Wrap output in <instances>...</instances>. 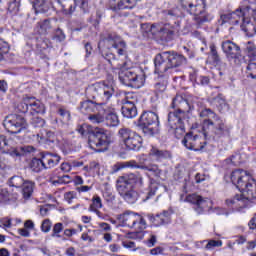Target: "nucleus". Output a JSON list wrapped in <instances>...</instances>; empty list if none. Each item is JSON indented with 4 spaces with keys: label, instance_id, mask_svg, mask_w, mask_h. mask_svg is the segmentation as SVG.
Returning a JSON list of instances; mask_svg holds the SVG:
<instances>
[{
    "label": "nucleus",
    "instance_id": "ddd939ff",
    "mask_svg": "<svg viewBox=\"0 0 256 256\" xmlns=\"http://www.w3.org/2000/svg\"><path fill=\"white\" fill-rule=\"evenodd\" d=\"M119 219L124 227L138 229V231L147 229V221L139 213L126 211L119 215Z\"/></svg>",
    "mask_w": 256,
    "mask_h": 256
},
{
    "label": "nucleus",
    "instance_id": "cd10ccee",
    "mask_svg": "<svg viewBox=\"0 0 256 256\" xmlns=\"http://www.w3.org/2000/svg\"><path fill=\"white\" fill-rule=\"evenodd\" d=\"M170 58V68L177 69V67H182V65H187V58L183 54L177 53L175 51H168Z\"/></svg>",
    "mask_w": 256,
    "mask_h": 256
},
{
    "label": "nucleus",
    "instance_id": "5701e85b",
    "mask_svg": "<svg viewBox=\"0 0 256 256\" xmlns=\"http://www.w3.org/2000/svg\"><path fill=\"white\" fill-rule=\"evenodd\" d=\"M137 5V0H110L109 7L116 13L125 9H133Z\"/></svg>",
    "mask_w": 256,
    "mask_h": 256
},
{
    "label": "nucleus",
    "instance_id": "f3484780",
    "mask_svg": "<svg viewBox=\"0 0 256 256\" xmlns=\"http://www.w3.org/2000/svg\"><path fill=\"white\" fill-rule=\"evenodd\" d=\"M222 51L230 63L233 61L235 65H239L241 59V47L231 40L223 41L221 44Z\"/></svg>",
    "mask_w": 256,
    "mask_h": 256
},
{
    "label": "nucleus",
    "instance_id": "864d4df0",
    "mask_svg": "<svg viewBox=\"0 0 256 256\" xmlns=\"http://www.w3.org/2000/svg\"><path fill=\"white\" fill-rule=\"evenodd\" d=\"M214 103L216 104L218 109H225V107H227V102L225 101V98H223L221 94L214 98Z\"/></svg>",
    "mask_w": 256,
    "mask_h": 256
},
{
    "label": "nucleus",
    "instance_id": "c756f323",
    "mask_svg": "<svg viewBox=\"0 0 256 256\" xmlns=\"http://www.w3.org/2000/svg\"><path fill=\"white\" fill-rule=\"evenodd\" d=\"M195 105L196 107H198V112L200 117H208V119H215L217 117V114H215L213 110L205 106V100L198 99L195 102Z\"/></svg>",
    "mask_w": 256,
    "mask_h": 256
},
{
    "label": "nucleus",
    "instance_id": "473e14b6",
    "mask_svg": "<svg viewBox=\"0 0 256 256\" xmlns=\"http://www.w3.org/2000/svg\"><path fill=\"white\" fill-rule=\"evenodd\" d=\"M33 5L35 13H47L51 9V1L49 0H29Z\"/></svg>",
    "mask_w": 256,
    "mask_h": 256
},
{
    "label": "nucleus",
    "instance_id": "393cba45",
    "mask_svg": "<svg viewBox=\"0 0 256 256\" xmlns=\"http://www.w3.org/2000/svg\"><path fill=\"white\" fill-rule=\"evenodd\" d=\"M102 111L105 114L104 119L108 127H117V125H119V116L117 115L115 108L108 106Z\"/></svg>",
    "mask_w": 256,
    "mask_h": 256
},
{
    "label": "nucleus",
    "instance_id": "a19ab883",
    "mask_svg": "<svg viewBox=\"0 0 256 256\" xmlns=\"http://www.w3.org/2000/svg\"><path fill=\"white\" fill-rule=\"evenodd\" d=\"M22 187V195L24 199H30L31 195H33V189H35V183L26 181L23 183Z\"/></svg>",
    "mask_w": 256,
    "mask_h": 256
},
{
    "label": "nucleus",
    "instance_id": "79ce46f5",
    "mask_svg": "<svg viewBox=\"0 0 256 256\" xmlns=\"http://www.w3.org/2000/svg\"><path fill=\"white\" fill-rule=\"evenodd\" d=\"M98 111L96 114H89L88 119L90 120V123H93V125H99L100 123H103L105 121V114L103 111Z\"/></svg>",
    "mask_w": 256,
    "mask_h": 256
},
{
    "label": "nucleus",
    "instance_id": "a211bd4d",
    "mask_svg": "<svg viewBox=\"0 0 256 256\" xmlns=\"http://www.w3.org/2000/svg\"><path fill=\"white\" fill-rule=\"evenodd\" d=\"M182 144L190 151H203L205 145H207V141L193 132H188L182 139Z\"/></svg>",
    "mask_w": 256,
    "mask_h": 256
},
{
    "label": "nucleus",
    "instance_id": "e433bc0d",
    "mask_svg": "<svg viewBox=\"0 0 256 256\" xmlns=\"http://www.w3.org/2000/svg\"><path fill=\"white\" fill-rule=\"evenodd\" d=\"M30 113L35 115V113H45V105L41 101L35 98H30Z\"/></svg>",
    "mask_w": 256,
    "mask_h": 256
},
{
    "label": "nucleus",
    "instance_id": "5fc2aeb1",
    "mask_svg": "<svg viewBox=\"0 0 256 256\" xmlns=\"http://www.w3.org/2000/svg\"><path fill=\"white\" fill-rule=\"evenodd\" d=\"M31 125L38 128L45 127V120L41 117L34 116L31 119Z\"/></svg>",
    "mask_w": 256,
    "mask_h": 256
},
{
    "label": "nucleus",
    "instance_id": "603ef678",
    "mask_svg": "<svg viewBox=\"0 0 256 256\" xmlns=\"http://www.w3.org/2000/svg\"><path fill=\"white\" fill-rule=\"evenodd\" d=\"M57 113L61 117V119L64 120L65 122L71 120V112H69V110L67 109L60 107Z\"/></svg>",
    "mask_w": 256,
    "mask_h": 256
},
{
    "label": "nucleus",
    "instance_id": "774afa93",
    "mask_svg": "<svg viewBox=\"0 0 256 256\" xmlns=\"http://www.w3.org/2000/svg\"><path fill=\"white\" fill-rule=\"evenodd\" d=\"M109 249H110L111 253H119V251H121V245L115 244V243L110 244Z\"/></svg>",
    "mask_w": 256,
    "mask_h": 256
},
{
    "label": "nucleus",
    "instance_id": "9d476101",
    "mask_svg": "<svg viewBox=\"0 0 256 256\" xmlns=\"http://www.w3.org/2000/svg\"><path fill=\"white\" fill-rule=\"evenodd\" d=\"M118 137L128 151H139L143 146V138L129 128H120Z\"/></svg>",
    "mask_w": 256,
    "mask_h": 256
},
{
    "label": "nucleus",
    "instance_id": "9b49d317",
    "mask_svg": "<svg viewBox=\"0 0 256 256\" xmlns=\"http://www.w3.org/2000/svg\"><path fill=\"white\" fill-rule=\"evenodd\" d=\"M139 127H141L144 135L153 137L159 133V116L152 111L144 112L139 118Z\"/></svg>",
    "mask_w": 256,
    "mask_h": 256
},
{
    "label": "nucleus",
    "instance_id": "4be33fe9",
    "mask_svg": "<svg viewBox=\"0 0 256 256\" xmlns=\"http://www.w3.org/2000/svg\"><path fill=\"white\" fill-rule=\"evenodd\" d=\"M36 29L39 35H49L57 29V20L53 18L43 19L37 22Z\"/></svg>",
    "mask_w": 256,
    "mask_h": 256
},
{
    "label": "nucleus",
    "instance_id": "2eb2a0df",
    "mask_svg": "<svg viewBox=\"0 0 256 256\" xmlns=\"http://www.w3.org/2000/svg\"><path fill=\"white\" fill-rule=\"evenodd\" d=\"M186 201L193 205L192 209L197 215H203L213 207V202L209 198H204L199 194H189L186 196Z\"/></svg>",
    "mask_w": 256,
    "mask_h": 256
},
{
    "label": "nucleus",
    "instance_id": "7c9ffc66",
    "mask_svg": "<svg viewBox=\"0 0 256 256\" xmlns=\"http://www.w3.org/2000/svg\"><path fill=\"white\" fill-rule=\"evenodd\" d=\"M79 109L84 115H91V113L99 111V106H97V102L95 100H86L80 103Z\"/></svg>",
    "mask_w": 256,
    "mask_h": 256
},
{
    "label": "nucleus",
    "instance_id": "c85d7f7f",
    "mask_svg": "<svg viewBox=\"0 0 256 256\" xmlns=\"http://www.w3.org/2000/svg\"><path fill=\"white\" fill-rule=\"evenodd\" d=\"M128 165L134 169H144L145 171H150L154 177H161V169H159L157 164L139 165L135 161H130L128 162Z\"/></svg>",
    "mask_w": 256,
    "mask_h": 256
},
{
    "label": "nucleus",
    "instance_id": "72a5a7b5",
    "mask_svg": "<svg viewBox=\"0 0 256 256\" xmlns=\"http://www.w3.org/2000/svg\"><path fill=\"white\" fill-rule=\"evenodd\" d=\"M167 85H168V81H167L166 77H164V76L158 77L154 84L155 96L159 97V95H163V93H165V91H167Z\"/></svg>",
    "mask_w": 256,
    "mask_h": 256
},
{
    "label": "nucleus",
    "instance_id": "a878e982",
    "mask_svg": "<svg viewBox=\"0 0 256 256\" xmlns=\"http://www.w3.org/2000/svg\"><path fill=\"white\" fill-rule=\"evenodd\" d=\"M251 199H247L246 195H235V197L227 199L226 205L228 207H232V209H235L236 211H239V209L245 208V205L247 201H250Z\"/></svg>",
    "mask_w": 256,
    "mask_h": 256
},
{
    "label": "nucleus",
    "instance_id": "3c124183",
    "mask_svg": "<svg viewBox=\"0 0 256 256\" xmlns=\"http://www.w3.org/2000/svg\"><path fill=\"white\" fill-rule=\"evenodd\" d=\"M18 109L21 113H27V111H30V98H24L23 101L18 105Z\"/></svg>",
    "mask_w": 256,
    "mask_h": 256
},
{
    "label": "nucleus",
    "instance_id": "4d7b16f0",
    "mask_svg": "<svg viewBox=\"0 0 256 256\" xmlns=\"http://www.w3.org/2000/svg\"><path fill=\"white\" fill-rule=\"evenodd\" d=\"M53 39H55L59 43H61V41H65V33H63V30H61V28H57L55 30Z\"/></svg>",
    "mask_w": 256,
    "mask_h": 256
},
{
    "label": "nucleus",
    "instance_id": "4c0bfd02",
    "mask_svg": "<svg viewBox=\"0 0 256 256\" xmlns=\"http://www.w3.org/2000/svg\"><path fill=\"white\" fill-rule=\"evenodd\" d=\"M244 53L252 61L256 60V45L253 41H248L244 44Z\"/></svg>",
    "mask_w": 256,
    "mask_h": 256
},
{
    "label": "nucleus",
    "instance_id": "f257e3e1",
    "mask_svg": "<svg viewBox=\"0 0 256 256\" xmlns=\"http://www.w3.org/2000/svg\"><path fill=\"white\" fill-rule=\"evenodd\" d=\"M171 111L168 113V127L174 131L177 139L185 134V121L189 118V101L181 95H176L171 103Z\"/></svg>",
    "mask_w": 256,
    "mask_h": 256
},
{
    "label": "nucleus",
    "instance_id": "338daca9",
    "mask_svg": "<svg viewBox=\"0 0 256 256\" xmlns=\"http://www.w3.org/2000/svg\"><path fill=\"white\" fill-rule=\"evenodd\" d=\"M1 225H3V227H6L7 229H11V219L10 218H2L0 220Z\"/></svg>",
    "mask_w": 256,
    "mask_h": 256
},
{
    "label": "nucleus",
    "instance_id": "aec40b11",
    "mask_svg": "<svg viewBox=\"0 0 256 256\" xmlns=\"http://www.w3.org/2000/svg\"><path fill=\"white\" fill-rule=\"evenodd\" d=\"M155 73H167L171 69L169 51L157 54L154 58Z\"/></svg>",
    "mask_w": 256,
    "mask_h": 256
},
{
    "label": "nucleus",
    "instance_id": "de8ad7c7",
    "mask_svg": "<svg viewBox=\"0 0 256 256\" xmlns=\"http://www.w3.org/2000/svg\"><path fill=\"white\" fill-rule=\"evenodd\" d=\"M19 7H21L19 1L13 0L8 5V12H10L11 15H17L19 13Z\"/></svg>",
    "mask_w": 256,
    "mask_h": 256
},
{
    "label": "nucleus",
    "instance_id": "ea45409f",
    "mask_svg": "<svg viewBox=\"0 0 256 256\" xmlns=\"http://www.w3.org/2000/svg\"><path fill=\"white\" fill-rule=\"evenodd\" d=\"M158 190L159 184L152 182L148 188V191L142 195V201H149V199H153V197L157 195Z\"/></svg>",
    "mask_w": 256,
    "mask_h": 256
},
{
    "label": "nucleus",
    "instance_id": "39448f33",
    "mask_svg": "<svg viewBox=\"0 0 256 256\" xmlns=\"http://www.w3.org/2000/svg\"><path fill=\"white\" fill-rule=\"evenodd\" d=\"M104 43L107 45L108 49L102 52V57L111 63L115 61V54L111 52V48L117 49L118 55H127V43L121 39V36L117 35L115 32L107 33L104 38Z\"/></svg>",
    "mask_w": 256,
    "mask_h": 256
},
{
    "label": "nucleus",
    "instance_id": "c03bdc74",
    "mask_svg": "<svg viewBox=\"0 0 256 256\" xmlns=\"http://www.w3.org/2000/svg\"><path fill=\"white\" fill-rule=\"evenodd\" d=\"M63 229H65V227L63 226V223L58 222L54 224L52 228L51 237H54L56 239H61V233H63Z\"/></svg>",
    "mask_w": 256,
    "mask_h": 256
},
{
    "label": "nucleus",
    "instance_id": "b1692460",
    "mask_svg": "<svg viewBox=\"0 0 256 256\" xmlns=\"http://www.w3.org/2000/svg\"><path fill=\"white\" fill-rule=\"evenodd\" d=\"M170 215L169 211H164L157 215L147 214V217L155 227H160V225H166L171 221Z\"/></svg>",
    "mask_w": 256,
    "mask_h": 256
},
{
    "label": "nucleus",
    "instance_id": "6e6d98bb",
    "mask_svg": "<svg viewBox=\"0 0 256 256\" xmlns=\"http://www.w3.org/2000/svg\"><path fill=\"white\" fill-rule=\"evenodd\" d=\"M73 199H77V192L69 191L64 194V200L71 205L73 203Z\"/></svg>",
    "mask_w": 256,
    "mask_h": 256
},
{
    "label": "nucleus",
    "instance_id": "58836bf2",
    "mask_svg": "<svg viewBox=\"0 0 256 256\" xmlns=\"http://www.w3.org/2000/svg\"><path fill=\"white\" fill-rule=\"evenodd\" d=\"M61 5L63 11L71 15L75 12V0H56Z\"/></svg>",
    "mask_w": 256,
    "mask_h": 256
},
{
    "label": "nucleus",
    "instance_id": "6e6552de",
    "mask_svg": "<svg viewBox=\"0 0 256 256\" xmlns=\"http://www.w3.org/2000/svg\"><path fill=\"white\" fill-rule=\"evenodd\" d=\"M149 31L155 39L160 41H173L175 35L179 33V24L174 23H154L150 26Z\"/></svg>",
    "mask_w": 256,
    "mask_h": 256
},
{
    "label": "nucleus",
    "instance_id": "69168bd1",
    "mask_svg": "<svg viewBox=\"0 0 256 256\" xmlns=\"http://www.w3.org/2000/svg\"><path fill=\"white\" fill-rule=\"evenodd\" d=\"M61 171L64 173H69L72 169V165L69 162H63L60 166Z\"/></svg>",
    "mask_w": 256,
    "mask_h": 256
},
{
    "label": "nucleus",
    "instance_id": "bb28decb",
    "mask_svg": "<svg viewBox=\"0 0 256 256\" xmlns=\"http://www.w3.org/2000/svg\"><path fill=\"white\" fill-rule=\"evenodd\" d=\"M42 159L46 169H53V167H57L61 162V156L51 152H42Z\"/></svg>",
    "mask_w": 256,
    "mask_h": 256
},
{
    "label": "nucleus",
    "instance_id": "7ed1b4c3",
    "mask_svg": "<svg viewBox=\"0 0 256 256\" xmlns=\"http://www.w3.org/2000/svg\"><path fill=\"white\" fill-rule=\"evenodd\" d=\"M133 185L135 187H143V176L141 173L136 172L120 176L116 184V189L120 197L130 205L137 203L139 199V192L135 190Z\"/></svg>",
    "mask_w": 256,
    "mask_h": 256
},
{
    "label": "nucleus",
    "instance_id": "dca6fc26",
    "mask_svg": "<svg viewBox=\"0 0 256 256\" xmlns=\"http://www.w3.org/2000/svg\"><path fill=\"white\" fill-rule=\"evenodd\" d=\"M3 125L8 133L17 135V133L27 127V121L21 115L10 114L5 118Z\"/></svg>",
    "mask_w": 256,
    "mask_h": 256
},
{
    "label": "nucleus",
    "instance_id": "37998d69",
    "mask_svg": "<svg viewBox=\"0 0 256 256\" xmlns=\"http://www.w3.org/2000/svg\"><path fill=\"white\" fill-rule=\"evenodd\" d=\"M25 182H26L25 179H23V177H21V176H12L8 180V185H9V187H16V189H19V188L23 187V184Z\"/></svg>",
    "mask_w": 256,
    "mask_h": 256
},
{
    "label": "nucleus",
    "instance_id": "f03ea898",
    "mask_svg": "<svg viewBox=\"0 0 256 256\" xmlns=\"http://www.w3.org/2000/svg\"><path fill=\"white\" fill-rule=\"evenodd\" d=\"M76 131H78L82 137H88L89 147L96 153L109 151V147H111V143H113V137L107 130H94L91 125L86 123L78 125Z\"/></svg>",
    "mask_w": 256,
    "mask_h": 256
},
{
    "label": "nucleus",
    "instance_id": "4468645a",
    "mask_svg": "<svg viewBox=\"0 0 256 256\" xmlns=\"http://www.w3.org/2000/svg\"><path fill=\"white\" fill-rule=\"evenodd\" d=\"M215 121L210 119H206L203 122V133L204 136L207 137L209 135V129L210 127H214V135H216L218 138L221 137H229L231 135V128L223 122V120L217 119V116L214 118Z\"/></svg>",
    "mask_w": 256,
    "mask_h": 256
},
{
    "label": "nucleus",
    "instance_id": "412c9836",
    "mask_svg": "<svg viewBox=\"0 0 256 256\" xmlns=\"http://www.w3.org/2000/svg\"><path fill=\"white\" fill-rule=\"evenodd\" d=\"M245 19V13L241 9H236L234 12H227L225 14H221L219 23L220 25H225V23H229L230 25H239L241 21L243 22Z\"/></svg>",
    "mask_w": 256,
    "mask_h": 256
},
{
    "label": "nucleus",
    "instance_id": "09e8293b",
    "mask_svg": "<svg viewBox=\"0 0 256 256\" xmlns=\"http://www.w3.org/2000/svg\"><path fill=\"white\" fill-rule=\"evenodd\" d=\"M247 77H251V79H256V63L250 62L246 67Z\"/></svg>",
    "mask_w": 256,
    "mask_h": 256
},
{
    "label": "nucleus",
    "instance_id": "13d9d810",
    "mask_svg": "<svg viewBox=\"0 0 256 256\" xmlns=\"http://www.w3.org/2000/svg\"><path fill=\"white\" fill-rule=\"evenodd\" d=\"M223 245V242L221 240H210L206 246L205 249L210 250L214 249V247H221Z\"/></svg>",
    "mask_w": 256,
    "mask_h": 256
},
{
    "label": "nucleus",
    "instance_id": "1a4fd4ad",
    "mask_svg": "<svg viewBox=\"0 0 256 256\" xmlns=\"http://www.w3.org/2000/svg\"><path fill=\"white\" fill-rule=\"evenodd\" d=\"M119 80L126 87L132 89H141L145 85V73L139 68H130L122 70L119 73Z\"/></svg>",
    "mask_w": 256,
    "mask_h": 256
},
{
    "label": "nucleus",
    "instance_id": "e2e57ef3",
    "mask_svg": "<svg viewBox=\"0 0 256 256\" xmlns=\"http://www.w3.org/2000/svg\"><path fill=\"white\" fill-rule=\"evenodd\" d=\"M103 197H104L105 201H107V203H113L115 201V195H113V193H111L109 191H105L103 193Z\"/></svg>",
    "mask_w": 256,
    "mask_h": 256
},
{
    "label": "nucleus",
    "instance_id": "20e7f679",
    "mask_svg": "<svg viewBox=\"0 0 256 256\" xmlns=\"http://www.w3.org/2000/svg\"><path fill=\"white\" fill-rule=\"evenodd\" d=\"M230 179L233 185L246 196V199H256V181L247 171L241 169L234 170L231 173Z\"/></svg>",
    "mask_w": 256,
    "mask_h": 256
},
{
    "label": "nucleus",
    "instance_id": "49530a36",
    "mask_svg": "<svg viewBox=\"0 0 256 256\" xmlns=\"http://www.w3.org/2000/svg\"><path fill=\"white\" fill-rule=\"evenodd\" d=\"M7 53H9V43L0 39V61L5 59V55H7Z\"/></svg>",
    "mask_w": 256,
    "mask_h": 256
},
{
    "label": "nucleus",
    "instance_id": "6ab92c4d",
    "mask_svg": "<svg viewBox=\"0 0 256 256\" xmlns=\"http://www.w3.org/2000/svg\"><path fill=\"white\" fill-rule=\"evenodd\" d=\"M137 103V97H135L131 93H127L126 97L122 99V115L126 119H133L137 117V106L135 105Z\"/></svg>",
    "mask_w": 256,
    "mask_h": 256
},
{
    "label": "nucleus",
    "instance_id": "2f4dec72",
    "mask_svg": "<svg viewBox=\"0 0 256 256\" xmlns=\"http://www.w3.org/2000/svg\"><path fill=\"white\" fill-rule=\"evenodd\" d=\"M151 157H154L156 161H163L166 159H173V154L169 150H161L157 147H152L150 150Z\"/></svg>",
    "mask_w": 256,
    "mask_h": 256
},
{
    "label": "nucleus",
    "instance_id": "bf43d9fd",
    "mask_svg": "<svg viewBox=\"0 0 256 256\" xmlns=\"http://www.w3.org/2000/svg\"><path fill=\"white\" fill-rule=\"evenodd\" d=\"M1 199L3 201H12L13 200V195L9 193V190L7 188H3L0 192Z\"/></svg>",
    "mask_w": 256,
    "mask_h": 256
},
{
    "label": "nucleus",
    "instance_id": "8fccbe9b",
    "mask_svg": "<svg viewBox=\"0 0 256 256\" xmlns=\"http://www.w3.org/2000/svg\"><path fill=\"white\" fill-rule=\"evenodd\" d=\"M74 1H75V9H77V5H79L83 13H89V0H74Z\"/></svg>",
    "mask_w": 256,
    "mask_h": 256
},
{
    "label": "nucleus",
    "instance_id": "f704fd0d",
    "mask_svg": "<svg viewBox=\"0 0 256 256\" xmlns=\"http://www.w3.org/2000/svg\"><path fill=\"white\" fill-rule=\"evenodd\" d=\"M210 57L216 67H221V69H227V64L221 61V56H219V52L217 51V46L215 44L210 45Z\"/></svg>",
    "mask_w": 256,
    "mask_h": 256
},
{
    "label": "nucleus",
    "instance_id": "052dcab7",
    "mask_svg": "<svg viewBox=\"0 0 256 256\" xmlns=\"http://www.w3.org/2000/svg\"><path fill=\"white\" fill-rule=\"evenodd\" d=\"M122 246L125 249H129V251H137V245L135 244V242H133L131 240L123 241Z\"/></svg>",
    "mask_w": 256,
    "mask_h": 256
},
{
    "label": "nucleus",
    "instance_id": "f8f14e48",
    "mask_svg": "<svg viewBox=\"0 0 256 256\" xmlns=\"http://www.w3.org/2000/svg\"><path fill=\"white\" fill-rule=\"evenodd\" d=\"M35 148L33 146H19L9 148V141L7 136L0 134V153L2 155H10L13 159H21L26 153H33Z\"/></svg>",
    "mask_w": 256,
    "mask_h": 256
},
{
    "label": "nucleus",
    "instance_id": "0eeeda50",
    "mask_svg": "<svg viewBox=\"0 0 256 256\" xmlns=\"http://www.w3.org/2000/svg\"><path fill=\"white\" fill-rule=\"evenodd\" d=\"M88 93L92 100H94L98 106V111H105L109 99L115 94V89L113 87L105 86L103 84H95L92 86Z\"/></svg>",
    "mask_w": 256,
    "mask_h": 256
},
{
    "label": "nucleus",
    "instance_id": "c9c22d12",
    "mask_svg": "<svg viewBox=\"0 0 256 256\" xmlns=\"http://www.w3.org/2000/svg\"><path fill=\"white\" fill-rule=\"evenodd\" d=\"M30 168L34 173H41L43 169H46L45 161H43V153L40 154V158H33L30 163Z\"/></svg>",
    "mask_w": 256,
    "mask_h": 256
},
{
    "label": "nucleus",
    "instance_id": "0e129e2a",
    "mask_svg": "<svg viewBox=\"0 0 256 256\" xmlns=\"http://www.w3.org/2000/svg\"><path fill=\"white\" fill-rule=\"evenodd\" d=\"M209 83H210L209 77H207V76H199L198 77L197 85L205 86V85H209Z\"/></svg>",
    "mask_w": 256,
    "mask_h": 256
},
{
    "label": "nucleus",
    "instance_id": "680f3d73",
    "mask_svg": "<svg viewBox=\"0 0 256 256\" xmlns=\"http://www.w3.org/2000/svg\"><path fill=\"white\" fill-rule=\"evenodd\" d=\"M51 227H52L51 220L45 219L41 224V231H43V233H49V231H51Z\"/></svg>",
    "mask_w": 256,
    "mask_h": 256
},
{
    "label": "nucleus",
    "instance_id": "423d86ee",
    "mask_svg": "<svg viewBox=\"0 0 256 256\" xmlns=\"http://www.w3.org/2000/svg\"><path fill=\"white\" fill-rule=\"evenodd\" d=\"M181 5L190 15H194L197 25L211 21V16L205 12V0H181Z\"/></svg>",
    "mask_w": 256,
    "mask_h": 256
},
{
    "label": "nucleus",
    "instance_id": "a18cd8bd",
    "mask_svg": "<svg viewBox=\"0 0 256 256\" xmlns=\"http://www.w3.org/2000/svg\"><path fill=\"white\" fill-rule=\"evenodd\" d=\"M93 209H103V201L99 195H94L92 198V203L89 206V210Z\"/></svg>",
    "mask_w": 256,
    "mask_h": 256
}]
</instances>
